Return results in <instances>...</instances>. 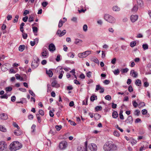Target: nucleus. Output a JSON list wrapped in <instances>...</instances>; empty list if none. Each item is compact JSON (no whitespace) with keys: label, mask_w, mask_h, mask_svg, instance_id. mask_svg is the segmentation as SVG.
I'll return each instance as SVG.
<instances>
[{"label":"nucleus","mask_w":151,"mask_h":151,"mask_svg":"<svg viewBox=\"0 0 151 151\" xmlns=\"http://www.w3.org/2000/svg\"><path fill=\"white\" fill-rule=\"evenodd\" d=\"M135 83L136 85L138 86H140L141 84V81L139 79H137L135 81Z\"/></svg>","instance_id":"nucleus-24"},{"label":"nucleus","mask_w":151,"mask_h":151,"mask_svg":"<svg viewBox=\"0 0 151 151\" xmlns=\"http://www.w3.org/2000/svg\"><path fill=\"white\" fill-rule=\"evenodd\" d=\"M27 37V34L24 33H23L22 37L24 39H26Z\"/></svg>","instance_id":"nucleus-56"},{"label":"nucleus","mask_w":151,"mask_h":151,"mask_svg":"<svg viewBox=\"0 0 151 151\" xmlns=\"http://www.w3.org/2000/svg\"><path fill=\"white\" fill-rule=\"evenodd\" d=\"M6 144L4 141L0 142V151H3L7 148Z\"/></svg>","instance_id":"nucleus-9"},{"label":"nucleus","mask_w":151,"mask_h":151,"mask_svg":"<svg viewBox=\"0 0 151 151\" xmlns=\"http://www.w3.org/2000/svg\"><path fill=\"white\" fill-rule=\"evenodd\" d=\"M142 48L144 50L148 49V46L147 44H143L142 45Z\"/></svg>","instance_id":"nucleus-27"},{"label":"nucleus","mask_w":151,"mask_h":151,"mask_svg":"<svg viewBox=\"0 0 151 151\" xmlns=\"http://www.w3.org/2000/svg\"><path fill=\"white\" fill-rule=\"evenodd\" d=\"M93 61L94 62L97 64L99 63V60H98V59L96 58H94L93 60Z\"/></svg>","instance_id":"nucleus-57"},{"label":"nucleus","mask_w":151,"mask_h":151,"mask_svg":"<svg viewBox=\"0 0 151 151\" xmlns=\"http://www.w3.org/2000/svg\"><path fill=\"white\" fill-rule=\"evenodd\" d=\"M126 122H127V123H129L131 124H132L133 122L132 117L131 116H129L128 117L127 120L126 121Z\"/></svg>","instance_id":"nucleus-15"},{"label":"nucleus","mask_w":151,"mask_h":151,"mask_svg":"<svg viewBox=\"0 0 151 151\" xmlns=\"http://www.w3.org/2000/svg\"><path fill=\"white\" fill-rule=\"evenodd\" d=\"M56 70L57 71V72L58 73L60 74L59 76V78L61 79L62 78L63 76V75L64 72L63 70V68L61 66L58 67L57 68Z\"/></svg>","instance_id":"nucleus-7"},{"label":"nucleus","mask_w":151,"mask_h":151,"mask_svg":"<svg viewBox=\"0 0 151 151\" xmlns=\"http://www.w3.org/2000/svg\"><path fill=\"white\" fill-rule=\"evenodd\" d=\"M64 22H63L62 20H60L59 22V24H58V27H61L63 25V23H64Z\"/></svg>","instance_id":"nucleus-37"},{"label":"nucleus","mask_w":151,"mask_h":151,"mask_svg":"<svg viewBox=\"0 0 151 151\" xmlns=\"http://www.w3.org/2000/svg\"><path fill=\"white\" fill-rule=\"evenodd\" d=\"M130 74L132 76L135 78H137L138 76L137 73L135 72L134 70H131Z\"/></svg>","instance_id":"nucleus-13"},{"label":"nucleus","mask_w":151,"mask_h":151,"mask_svg":"<svg viewBox=\"0 0 151 151\" xmlns=\"http://www.w3.org/2000/svg\"><path fill=\"white\" fill-rule=\"evenodd\" d=\"M37 119L39 123H40L41 122V117L39 115V114H36Z\"/></svg>","instance_id":"nucleus-35"},{"label":"nucleus","mask_w":151,"mask_h":151,"mask_svg":"<svg viewBox=\"0 0 151 151\" xmlns=\"http://www.w3.org/2000/svg\"><path fill=\"white\" fill-rule=\"evenodd\" d=\"M138 16L137 15H132L131 16V20L133 22H135L138 19Z\"/></svg>","instance_id":"nucleus-12"},{"label":"nucleus","mask_w":151,"mask_h":151,"mask_svg":"<svg viewBox=\"0 0 151 151\" xmlns=\"http://www.w3.org/2000/svg\"><path fill=\"white\" fill-rule=\"evenodd\" d=\"M147 112V110L145 109H143L142 111V113L143 115L146 114Z\"/></svg>","instance_id":"nucleus-63"},{"label":"nucleus","mask_w":151,"mask_h":151,"mask_svg":"<svg viewBox=\"0 0 151 151\" xmlns=\"http://www.w3.org/2000/svg\"><path fill=\"white\" fill-rule=\"evenodd\" d=\"M95 98H96V99H97V96H96L92 95L90 98L91 101H93L94 100L96 99Z\"/></svg>","instance_id":"nucleus-30"},{"label":"nucleus","mask_w":151,"mask_h":151,"mask_svg":"<svg viewBox=\"0 0 151 151\" xmlns=\"http://www.w3.org/2000/svg\"><path fill=\"white\" fill-rule=\"evenodd\" d=\"M104 17V19L106 21L111 23H114L116 21L115 18L113 16L109 14H105Z\"/></svg>","instance_id":"nucleus-3"},{"label":"nucleus","mask_w":151,"mask_h":151,"mask_svg":"<svg viewBox=\"0 0 151 151\" xmlns=\"http://www.w3.org/2000/svg\"><path fill=\"white\" fill-rule=\"evenodd\" d=\"M83 41L82 40L78 39H76L75 41V43L76 44H78L79 43H81Z\"/></svg>","instance_id":"nucleus-28"},{"label":"nucleus","mask_w":151,"mask_h":151,"mask_svg":"<svg viewBox=\"0 0 151 151\" xmlns=\"http://www.w3.org/2000/svg\"><path fill=\"white\" fill-rule=\"evenodd\" d=\"M110 82V81L108 80H106L103 82L106 85L109 84Z\"/></svg>","instance_id":"nucleus-55"},{"label":"nucleus","mask_w":151,"mask_h":151,"mask_svg":"<svg viewBox=\"0 0 151 151\" xmlns=\"http://www.w3.org/2000/svg\"><path fill=\"white\" fill-rule=\"evenodd\" d=\"M39 114L42 116H43L44 115V112L42 110L40 109L39 111Z\"/></svg>","instance_id":"nucleus-60"},{"label":"nucleus","mask_w":151,"mask_h":151,"mask_svg":"<svg viewBox=\"0 0 151 151\" xmlns=\"http://www.w3.org/2000/svg\"><path fill=\"white\" fill-rule=\"evenodd\" d=\"M78 56L80 58H84L83 53H79L78 55Z\"/></svg>","instance_id":"nucleus-62"},{"label":"nucleus","mask_w":151,"mask_h":151,"mask_svg":"<svg viewBox=\"0 0 151 151\" xmlns=\"http://www.w3.org/2000/svg\"><path fill=\"white\" fill-rule=\"evenodd\" d=\"M62 126L61 125H56L55 127L57 131H58L62 128Z\"/></svg>","instance_id":"nucleus-33"},{"label":"nucleus","mask_w":151,"mask_h":151,"mask_svg":"<svg viewBox=\"0 0 151 151\" xmlns=\"http://www.w3.org/2000/svg\"><path fill=\"white\" fill-rule=\"evenodd\" d=\"M129 71V69L127 68L123 69L122 70V73H126Z\"/></svg>","instance_id":"nucleus-42"},{"label":"nucleus","mask_w":151,"mask_h":151,"mask_svg":"<svg viewBox=\"0 0 151 151\" xmlns=\"http://www.w3.org/2000/svg\"><path fill=\"white\" fill-rule=\"evenodd\" d=\"M68 145L67 142L65 141H63L60 143L59 147L60 150H64L66 148Z\"/></svg>","instance_id":"nucleus-5"},{"label":"nucleus","mask_w":151,"mask_h":151,"mask_svg":"<svg viewBox=\"0 0 151 151\" xmlns=\"http://www.w3.org/2000/svg\"><path fill=\"white\" fill-rule=\"evenodd\" d=\"M28 19V17L27 16H25L22 18V20L24 22H26Z\"/></svg>","instance_id":"nucleus-64"},{"label":"nucleus","mask_w":151,"mask_h":151,"mask_svg":"<svg viewBox=\"0 0 151 151\" xmlns=\"http://www.w3.org/2000/svg\"><path fill=\"white\" fill-rule=\"evenodd\" d=\"M114 136L116 137H119V134L118 132L116 130H115L114 131Z\"/></svg>","instance_id":"nucleus-50"},{"label":"nucleus","mask_w":151,"mask_h":151,"mask_svg":"<svg viewBox=\"0 0 151 151\" xmlns=\"http://www.w3.org/2000/svg\"><path fill=\"white\" fill-rule=\"evenodd\" d=\"M112 9L115 12L119 11L120 10V8L116 6H113L112 7Z\"/></svg>","instance_id":"nucleus-22"},{"label":"nucleus","mask_w":151,"mask_h":151,"mask_svg":"<svg viewBox=\"0 0 151 151\" xmlns=\"http://www.w3.org/2000/svg\"><path fill=\"white\" fill-rule=\"evenodd\" d=\"M14 134L17 136H19L22 134V132L21 131L19 130V129H17L15 130L14 132Z\"/></svg>","instance_id":"nucleus-16"},{"label":"nucleus","mask_w":151,"mask_h":151,"mask_svg":"<svg viewBox=\"0 0 151 151\" xmlns=\"http://www.w3.org/2000/svg\"><path fill=\"white\" fill-rule=\"evenodd\" d=\"M86 74L87 76L89 78H90L91 76L92 72L91 71H89Z\"/></svg>","instance_id":"nucleus-53"},{"label":"nucleus","mask_w":151,"mask_h":151,"mask_svg":"<svg viewBox=\"0 0 151 151\" xmlns=\"http://www.w3.org/2000/svg\"><path fill=\"white\" fill-rule=\"evenodd\" d=\"M133 105L134 107L136 108L138 105L137 103L135 101H132Z\"/></svg>","instance_id":"nucleus-51"},{"label":"nucleus","mask_w":151,"mask_h":151,"mask_svg":"<svg viewBox=\"0 0 151 151\" xmlns=\"http://www.w3.org/2000/svg\"><path fill=\"white\" fill-rule=\"evenodd\" d=\"M102 56H101V58H104L106 56V53L105 51H102Z\"/></svg>","instance_id":"nucleus-45"},{"label":"nucleus","mask_w":151,"mask_h":151,"mask_svg":"<svg viewBox=\"0 0 151 151\" xmlns=\"http://www.w3.org/2000/svg\"><path fill=\"white\" fill-rule=\"evenodd\" d=\"M0 118L2 119H7L8 118L7 115L5 113L0 114Z\"/></svg>","instance_id":"nucleus-14"},{"label":"nucleus","mask_w":151,"mask_h":151,"mask_svg":"<svg viewBox=\"0 0 151 151\" xmlns=\"http://www.w3.org/2000/svg\"><path fill=\"white\" fill-rule=\"evenodd\" d=\"M116 58H114L111 60V63L113 64L114 65L116 63Z\"/></svg>","instance_id":"nucleus-54"},{"label":"nucleus","mask_w":151,"mask_h":151,"mask_svg":"<svg viewBox=\"0 0 151 151\" xmlns=\"http://www.w3.org/2000/svg\"><path fill=\"white\" fill-rule=\"evenodd\" d=\"M68 122H70V124L73 126H75L76 124V123L74 122L71 121L70 120H69Z\"/></svg>","instance_id":"nucleus-61"},{"label":"nucleus","mask_w":151,"mask_h":151,"mask_svg":"<svg viewBox=\"0 0 151 151\" xmlns=\"http://www.w3.org/2000/svg\"><path fill=\"white\" fill-rule=\"evenodd\" d=\"M52 86V87L58 88L59 86V85L57 83L56 81H53L51 84Z\"/></svg>","instance_id":"nucleus-17"},{"label":"nucleus","mask_w":151,"mask_h":151,"mask_svg":"<svg viewBox=\"0 0 151 151\" xmlns=\"http://www.w3.org/2000/svg\"><path fill=\"white\" fill-rule=\"evenodd\" d=\"M116 146L111 141H108L104 145L103 149L105 151H111L116 150Z\"/></svg>","instance_id":"nucleus-1"},{"label":"nucleus","mask_w":151,"mask_h":151,"mask_svg":"<svg viewBox=\"0 0 151 151\" xmlns=\"http://www.w3.org/2000/svg\"><path fill=\"white\" fill-rule=\"evenodd\" d=\"M105 99L107 100L110 101L111 99V98L110 96L108 95L105 97Z\"/></svg>","instance_id":"nucleus-43"},{"label":"nucleus","mask_w":151,"mask_h":151,"mask_svg":"<svg viewBox=\"0 0 151 151\" xmlns=\"http://www.w3.org/2000/svg\"><path fill=\"white\" fill-rule=\"evenodd\" d=\"M25 46L24 45H20L19 47V50L22 52L24 49Z\"/></svg>","instance_id":"nucleus-25"},{"label":"nucleus","mask_w":151,"mask_h":151,"mask_svg":"<svg viewBox=\"0 0 151 151\" xmlns=\"http://www.w3.org/2000/svg\"><path fill=\"white\" fill-rule=\"evenodd\" d=\"M54 111V110H50L49 111V114L51 117H53L54 116L53 112Z\"/></svg>","instance_id":"nucleus-38"},{"label":"nucleus","mask_w":151,"mask_h":151,"mask_svg":"<svg viewBox=\"0 0 151 151\" xmlns=\"http://www.w3.org/2000/svg\"><path fill=\"white\" fill-rule=\"evenodd\" d=\"M48 49L50 51L53 52L55 50V47L53 43L50 44L48 47Z\"/></svg>","instance_id":"nucleus-11"},{"label":"nucleus","mask_w":151,"mask_h":151,"mask_svg":"<svg viewBox=\"0 0 151 151\" xmlns=\"http://www.w3.org/2000/svg\"><path fill=\"white\" fill-rule=\"evenodd\" d=\"M5 90L6 92L11 91L12 90V88L10 87H7L5 88Z\"/></svg>","instance_id":"nucleus-40"},{"label":"nucleus","mask_w":151,"mask_h":151,"mask_svg":"<svg viewBox=\"0 0 151 151\" xmlns=\"http://www.w3.org/2000/svg\"><path fill=\"white\" fill-rule=\"evenodd\" d=\"M140 111L138 110H136L134 112V114L135 115L139 116V114L140 113Z\"/></svg>","instance_id":"nucleus-52"},{"label":"nucleus","mask_w":151,"mask_h":151,"mask_svg":"<svg viewBox=\"0 0 151 151\" xmlns=\"http://www.w3.org/2000/svg\"><path fill=\"white\" fill-rule=\"evenodd\" d=\"M8 96L6 94H5L3 95L0 96V98L1 99H7L8 98Z\"/></svg>","instance_id":"nucleus-44"},{"label":"nucleus","mask_w":151,"mask_h":151,"mask_svg":"<svg viewBox=\"0 0 151 151\" xmlns=\"http://www.w3.org/2000/svg\"><path fill=\"white\" fill-rule=\"evenodd\" d=\"M102 109V108L101 106H97L95 108V109L96 111L101 110Z\"/></svg>","instance_id":"nucleus-36"},{"label":"nucleus","mask_w":151,"mask_h":151,"mask_svg":"<svg viewBox=\"0 0 151 151\" xmlns=\"http://www.w3.org/2000/svg\"><path fill=\"white\" fill-rule=\"evenodd\" d=\"M39 58L36 57L32 62L31 66L33 69L36 68L39 65Z\"/></svg>","instance_id":"nucleus-4"},{"label":"nucleus","mask_w":151,"mask_h":151,"mask_svg":"<svg viewBox=\"0 0 151 151\" xmlns=\"http://www.w3.org/2000/svg\"><path fill=\"white\" fill-rule=\"evenodd\" d=\"M13 124L14 126L15 127H16L18 129H19L20 128L18 126V124H16L15 122H13Z\"/></svg>","instance_id":"nucleus-48"},{"label":"nucleus","mask_w":151,"mask_h":151,"mask_svg":"<svg viewBox=\"0 0 151 151\" xmlns=\"http://www.w3.org/2000/svg\"><path fill=\"white\" fill-rule=\"evenodd\" d=\"M46 73L48 75V76L50 77H52L53 74L52 72L50 70H49L48 71L47 70Z\"/></svg>","instance_id":"nucleus-20"},{"label":"nucleus","mask_w":151,"mask_h":151,"mask_svg":"<svg viewBox=\"0 0 151 151\" xmlns=\"http://www.w3.org/2000/svg\"><path fill=\"white\" fill-rule=\"evenodd\" d=\"M88 147L91 151H96L97 150V145L94 143L89 144Z\"/></svg>","instance_id":"nucleus-8"},{"label":"nucleus","mask_w":151,"mask_h":151,"mask_svg":"<svg viewBox=\"0 0 151 151\" xmlns=\"http://www.w3.org/2000/svg\"><path fill=\"white\" fill-rule=\"evenodd\" d=\"M130 142L133 145L136 144L137 142L136 140H135L134 139H130Z\"/></svg>","instance_id":"nucleus-31"},{"label":"nucleus","mask_w":151,"mask_h":151,"mask_svg":"<svg viewBox=\"0 0 151 151\" xmlns=\"http://www.w3.org/2000/svg\"><path fill=\"white\" fill-rule=\"evenodd\" d=\"M128 90L130 92H132L133 91V89L131 86H129L128 88Z\"/></svg>","instance_id":"nucleus-58"},{"label":"nucleus","mask_w":151,"mask_h":151,"mask_svg":"<svg viewBox=\"0 0 151 151\" xmlns=\"http://www.w3.org/2000/svg\"><path fill=\"white\" fill-rule=\"evenodd\" d=\"M48 4L47 2L45 1L42 2V5L43 7H45Z\"/></svg>","instance_id":"nucleus-59"},{"label":"nucleus","mask_w":151,"mask_h":151,"mask_svg":"<svg viewBox=\"0 0 151 151\" xmlns=\"http://www.w3.org/2000/svg\"><path fill=\"white\" fill-rule=\"evenodd\" d=\"M137 4L140 6H142L143 5L142 0H137Z\"/></svg>","instance_id":"nucleus-29"},{"label":"nucleus","mask_w":151,"mask_h":151,"mask_svg":"<svg viewBox=\"0 0 151 151\" xmlns=\"http://www.w3.org/2000/svg\"><path fill=\"white\" fill-rule=\"evenodd\" d=\"M87 28H88V27H87V25L84 24L83 26V31L84 32H86L87 31Z\"/></svg>","instance_id":"nucleus-47"},{"label":"nucleus","mask_w":151,"mask_h":151,"mask_svg":"<svg viewBox=\"0 0 151 151\" xmlns=\"http://www.w3.org/2000/svg\"><path fill=\"white\" fill-rule=\"evenodd\" d=\"M66 33V31L64 29L63 31L61 32L60 35H59V37H62Z\"/></svg>","instance_id":"nucleus-34"},{"label":"nucleus","mask_w":151,"mask_h":151,"mask_svg":"<svg viewBox=\"0 0 151 151\" xmlns=\"http://www.w3.org/2000/svg\"><path fill=\"white\" fill-rule=\"evenodd\" d=\"M119 70L118 69L115 70L114 71L113 73L114 75H118L119 74Z\"/></svg>","instance_id":"nucleus-39"},{"label":"nucleus","mask_w":151,"mask_h":151,"mask_svg":"<svg viewBox=\"0 0 151 151\" xmlns=\"http://www.w3.org/2000/svg\"><path fill=\"white\" fill-rule=\"evenodd\" d=\"M19 17V16L16 15L15 17V19L13 21L14 23L17 22L18 21V19Z\"/></svg>","instance_id":"nucleus-41"},{"label":"nucleus","mask_w":151,"mask_h":151,"mask_svg":"<svg viewBox=\"0 0 151 151\" xmlns=\"http://www.w3.org/2000/svg\"><path fill=\"white\" fill-rule=\"evenodd\" d=\"M9 149L11 151H15L22 147V145L18 141H14L9 145Z\"/></svg>","instance_id":"nucleus-2"},{"label":"nucleus","mask_w":151,"mask_h":151,"mask_svg":"<svg viewBox=\"0 0 151 151\" xmlns=\"http://www.w3.org/2000/svg\"><path fill=\"white\" fill-rule=\"evenodd\" d=\"M48 55V52L47 49H46L42 52V55L43 57H46Z\"/></svg>","instance_id":"nucleus-18"},{"label":"nucleus","mask_w":151,"mask_h":151,"mask_svg":"<svg viewBox=\"0 0 151 151\" xmlns=\"http://www.w3.org/2000/svg\"><path fill=\"white\" fill-rule=\"evenodd\" d=\"M88 145L87 141H86L84 143V147L79 146L77 148V151H87V147Z\"/></svg>","instance_id":"nucleus-6"},{"label":"nucleus","mask_w":151,"mask_h":151,"mask_svg":"<svg viewBox=\"0 0 151 151\" xmlns=\"http://www.w3.org/2000/svg\"><path fill=\"white\" fill-rule=\"evenodd\" d=\"M118 116V114L116 111L113 112L112 113V116L114 118H116Z\"/></svg>","instance_id":"nucleus-23"},{"label":"nucleus","mask_w":151,"mask_h":151,"mask_svg":"<svg viewBox=\"0 0 151 151\" xmlns=\"http://www.w3.org/2000/svg\"><path fill=\"white\" fill-rule=\"evenodd\" d=\"M138 9V7L137 5H135L132 9V11L133 12H136Z\"/></svg>","instance_id":"nucleus-21"},{"label":"nucleus","mask_w":151,"mask_h":151,"mask_svg":"<svg viewBox=\"0 0 151 151\" xmlns=\"http://www.w3.org/2000/svg\"><path fill=\"white\" fill-rule=\"evenodd\" d=\"M91 53L90 51H86L83 52L84 58L87 57L88 55L90 54Z\"/></svg>","instance_id":"nucleus-19"},{"label":"nucleus","mask_w":151,"mask_h":151,"mask_svg":"<svg viewBox=\"0 0 151 151\" xmlns=\"http://www.w3.org/2000/svg\"><path fill=\"white\" fill-rule=\"evenodd\" d=\"M100 89L99 92L100 93H103L104 92V87H101L100 85H97L96 86V90L98 91Z\"/></svg>","instance_id":"nucleus-10"},{"label":"nucleus","mask_w":151,"mask_h":151,"mask_svg":"<svg viewBox=\"0 0 151 151\" xmlns=\"http://www.w3.org/2000/svg\"><path fill=\"white\" fill-rule=\"evenodd\" d=\"M33 31L34 33H36L37 32L38 29L36 27H32Z\"/></svg>","instance_id":"nucleus-46"},{"label":"nucleus","mask_w":151,"mask_h":151,"mask_svg":"<svg viewBox=\"0 0 151 151\" xmlns=\"http://www.w3.org/2000/svg\"><path fill=\"white\" fill-rule=\"evenodd\" d=\"M136 45V41H133L130 43V46L131 47H133Z\"/></svg>","instance_id":"nucleus-32"},{"label":"nucleus","mask_w":151,"mask_h":151,"mask_svg":"<svg viewBox=\"0 0 151 151\" xmlns=\"http://www.w3.org/2000/svg\"><path fill=\"white\" fill-rule=\"evenodd\" d=\"M122 111H121L119 114L120 118L121 119H124V116L122 114Z\"/></svg>","instance_id":"nucleus-49"},{"label":"nucleus","mask_w":151,"mask_h":151,"mask_svg":"<svg viewBox=\"0 0 151 151\" xmlns=\"http://www.w3.org/2000/svg\"><path fill=\"white\" fill-rule=\"evenodd\" d=\"M0 130L3 132H6V129L3 126L1 125L0 126Z\"/></svg>","instance_id":"nucleus-26"}]
</instances>
